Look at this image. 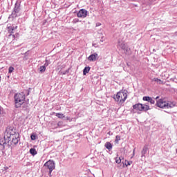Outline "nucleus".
<instances>
[{
  "label": "nucleus",
  "mask_w": 177,
  "mask_h": 177,
  "mask_svg": "<svg viewBox=\"0 0 177 177\" xmlns=\"http://www.w3.org/2000/svg\"><path fill=\"white\" fill-rule=\"evenodd\" d=\"M30 153L32 154V156H35V154H37V150L34 148H31L30 149Z\"/></svg>",
  "instance_id": "nucleus-16"
},
{
  "label": "nucleus",
  "mask_w": 177,
  "mask_h": 177,
  "mask_svg": "<svg viewBox=\"0 0 177 177\" xmlns=\"http://www.w3.org/2000/svg\"><path fill=\"white\" fill-rule=\"evenodd\" d=\"M12 37L13 39H15V35H12Z\"/></svg>",
  "instance_id": "nucleus-27"
},
{
  "label": "nucleus",
  "mask_w": 177,
  "mask_h": 177,
  "mask_svg": "<svg viewBox=\"0 0 177 177\" xmlns=\"http://www.w3.org/2000/svg\"><path fill=\"white\" fill-rule=\"evenodd\" d=\"M78 22V19H76L75 23Z\"/></svg>",
  "instance_id": "nucleus-28"
},
{
  "label": "nucleus",
  "mask_w": 177,
  "mask_h": 177,
  "mask_svg": "<svg viewBox=\"0 0 177 177\" xmlns=\"http://www.w3.org/2000/svg\"><path fill=\"white\" fill-rule=\"evenodd\" d=\"M12 36V34L10 35V37Z\"/></svg>",
  "instance_id": "nucleus-31"
},
{
  "label": "nucleus",
  "mask_w": 177,
  "mask_h": 177,
  "mask_svg": "<svg viewBox=\"0 0 177 177\" xmlns=\"http://www.w3.org/2000/svg\"><path fill=\"white\" fill-rule=\"evenodd\" d=\"M104 146L108 150H111V149H113V145L110 142H106Z\"/></svg>",
  "instance_id": "nucleus-12"
},
{
  "label": "nucleus",
  "mask_w": 177,
  "mask_h": 177,
  "mask_svg": "<svg viewBox=\"0 0 177 177\" xmlns=\"http://www.w3.org/2000/svg\"><path fill=\"white\" fill-rule=\"evenodd\" d=\"M149 102L151 103V104H154V103H156V101H154V100H153V98L151 97L149 99Z\"/></svg>",
  "instance_id": "nucleus-23"
},
{
  "label": "nucleus",
  "mask_w": 177,
  "mask_h": 177,
  "mask_svg": "<svg viewBox=\"0 0 177 177\" xmlns=\"http://www.w3.org/2000/svg\"><path fill=\"white\" fill-rule=\"evenodd\" d=\"M59 73H60L62 75H64L67 74V73H68V71H66L65 72H62V71H60Z\"/></svg>",
  "instance_id": "nucleus-24"
},
{
  "label": "nucleus",
  "mask_w": 177,
  "mask_h": 177,
  "mask_svg": "<svg viewBox=\"0 0 177 177\" xmlns=\"http://www.w3.org/2000/svg\"><path fill=\"white\" fill-rule=\"evenodd\" d=\"M156 106L160 107V109H174V107L176 106V102L174 101H167L165 99H160L156 102Z\"/></svg>",
  "instance_id": "nucleus-1"
},
{
  "label": "nucleus",
  "mask_w": 177,
  "mask_h": 177,
  "mask_svg": "<svg viewBox=\"0 0 177 177\" xmlns=\"http://www.w3.org/2000/svg\"><path fill=\"white\" fill-rule=\"evenodd\" d=\"M115 102H118V104H124L125 100L128 99V91L127 90H121L118 92L115 97H113Z\"/></svg>",
  "instance_id": "nucleus-2"
},
{
  "label": "nucleus",
  "mask_w": 177,
  "mask_h": 177,
  "mask_svg": "<svg viewBox=\"0 0 177 177\" xmlns=\"http://www.w3.org/2000/svg\"><path fill=\"white\" fill-rule=\"evenodd\" d=\"M133 110H136V111H148V110H150V106L147 104H142L141 103H138L134 105H133Z\"/></svg>",
  "instance_id": "nucleus-4"
},
{
  "label": "nucleus",
  "mask_w": 177,
  "mask_h": 177,
  "mask_svg": "<svg viewBox=\"0 0 177 177\" xmlns=\"http://www.w3.org/2000/svg\"><path fill=\"white\" fill-rule=\"evenodd\" d=\"M15 30V28H11V31H10L11 34H13V30Z\"/></svg>",
  "instance_id": "nucleus-25"
},
{
  "label": "nucleus",
  "mask_w": 177,
  "mask_h": 177,
  "mask_svg": "<svg viewBox=\"0 0 177 177\" xmlns=\"http://www.w3.org/2000/svg\"><path fill=\"white\" fill-rule=\"evenodd\" d=\"M122 164H123L122 165V168H124V167H129V165H131L132 164V162H129L128 160H125V162H122Z\"/></svg>",
  "instance_id": "nucleus-15"
},
{
  "label": "nucleus",
  "mask_w": 177,
  "mask_h": 177,
  "mask_svg": "<svg viewBox=\"0 0 177 177\" xmlns=\"http://www.w3.org/2000/svg\"><path fill=\"white\" fill-rule=\"evenodd\" d=\"M121 157H118V156L115 158V162L116 164H121Z\"/></svg>",
  "instance_id": "nucleus-17"
},
{
  "label": "nucleus",
  "mask_w": 177,
  "mask_h": 177,
  "mask_svg": "<svg viewBox=\"0 0 177 177\" xmlns=\"http://www.w3.org/2000/svg\"><path fill=\"white\" fill-rule=\"evenodd\" d=\"M176 153H177V149H176Z\"/></svg>",
  "instance_id": "nucleus-30"
},
{
  "label": "nucleus",
  "mask_w": 177,
  "mask_h": 177,
  "mask_svg": "<svg viewBox=\"0 0 177 177\" xmlns=\"http://www.w3.org/2000/svg\"><path fill=\"white\" fill-rule=\"evenodd\" d=\"M97 53H95L92 55H91L88 57V60L89 62H96V59H97Z\"/></svg>",
  "instance_id": "nucleus-10"
},
{
  "label": "nucleus",
  "mask_w": 177,
  "mask_h": 177,
  "mask_svg": "<svg viewBox=\"0 0 177 177\" xmlns=\"http://www.w3.org/2000/svg\"><path fill=\"white\" fill-rule=\"evenodd\" d=\"M44 167H47L48 169H49V175L52 174V171L55 169V162L52 160H49L44 164Z\"/></svg>",
  "instance_id": "nucleus-5"
},
{
  "label": "nucleus",
  "mask_w": 177,
  "mask_h": 177,
  "mask_svg": "<svg viewBox=\"0 0 177 177\" xmlns=\"http://www.w3.org/2000/svg\"><path fill=\"white\" fill-rule=\"evenodd\" d=\"M46 70V67H45V66H40L39 68L40 73H45Z\"/></svg>",
  "instance_id": "nucleus-18"
},
{
  "label": "nucleus",
  "mask_w": 177,
  "mask_h": 177,
  "mask_svg": "<svg viewBox=\"0 0 177 177\" xmlns=\"http://www.w3.org/2000/svg\"><path fill=\"white\" fill-rule=\"evenodd\" d=\"M135 153V150H133V153Z\"/></svg>",
  "instance_id": "nucleus-29"
},
{
  "label": "nucleus",
  "mask_w": 177,
  "mask_h": 177,
  "mask_svg": "<svg viewBox=\"0 0 177 177\" xmlns=\"http://www.w3.org/2000/svg\"><path fill=\"white\" fill-rule=\"evenodd\" d=\"M66 120H70V118L69 117H66Z\"/></svg>",
  "instance_id": "nucleus-26"
},
{
  "label": "nucleus",
  "mask_w": 177,
  "mask_h": 177,
  "mask_svg": "<svg viewBox=\"0 0 177 177\" xmlns=\"http://www.w3.org/2000/svg\"><path fill=\"white\" fill-rule=\"evenodd\" d=\"M30 139H31V140H35V139H37V136L32 134L30 136Z\"/></svg>",
  "instance_id": "nucleus-22"
},
{
  "label": "nucleus",
  "mask_w": 177,
  "mask_h": 177,
  "mask_svg": "<svg viewBox=\"0 0 177 177\" xmlns=\"http://www.w3.org/2000/svg\"><path fill=\"white\" fill-rule=\"evenodd\" d=\"M77 16L80 19H85L88 16V11L85 9H81L77 13Z\"/></svg>",
  "instance_id": "nucleus-7"
},
{
  "label": "nucleus",
  "mask_w": 177,
  "mask_h": 177,
  "mask_svg": "<svg viewBox=\"0 0 177 177\" xmlns=\"http://www.w3.org/2000/svg\"><path fill=\"white\" fill-rule=\"evenodd\" d=\"M17 135H19V132L16 130V129H10L7 133V138L10 139V138H14Z\"/></svg>",
  "instance_id": "nucleus-6"
},
{
  "label": "nucleus",
  "mask_w": 177,
  "mask_h": 177,
  "mask_svg": "<svg viewBox=\"0 0 177 177\" xmlns=\"http://www.w3.org/2000/svg\"><path fill=\"white\" fill-rule=\"evenodd\" d=\"M15 28H17V26H16Z\"/></svg>",
  "instance_id": "nucleus-33"
},
{
  "label": "nucleus",
  "mask_w": 177,
  "mask_h": 177,
  "mask_svg": "<svg viewBox=\"0 0 177 177\" xmlns=\"http://www.w3.org/2000/svg\"><path fill=\"white\" fill-rule=\"evenodd\" d=\"M120 140H121V136H116L115 140V143H118V142H120Z\"/></svg>",
  "instance_id": "nucleus-19"
},
{
  "label": "nucleus",
  "mask_w": 177,
  "mask_h": 177,
  "mask_svg": "<svg viewBox=\"0 0 177 177\" xmlns=\"http://www.w3.org/2000/svg\"><path fill=\"white\" fill-rule=\"evenodd\" d=\"M118 46L119 48H121L123 50H125L126 52H128V46H127V44L124 41H118Z\"/></svg>",
  "instance_id": "nucleus-8"
},
{
  "label": "nucleus",
  "mask_w": 177,
  "mask_h": 177,
  "mask_svg": "<svg viewBox=\"0 0 177 177\" xmlns=\"http://www.w3.org/2000/svg\"><path fill=\"white\" fill-rule=\"evenodd\" d=\"M90 71H91V67L89 66L85 67L84 69L83 70V75H86V74H88V73H89Z\"/></svg>",
  "instance_id": "nucleus-14"
},
{
  "label": "nucleus",
  "mask_w": 177,
  "mask_h": 177,
  "mask_svg": "<svg viewBox=\"0 0 177 177\" xmlns=\"http://www.w3.org/2000/svg\"><path fill=\"white\" fill-rule=\"evenodd\" d=\"M14 71H15V68H13L12 66L9 67V69H8L9 74H11V73H13Z\"/></svg>",
  "instance_id": "nucleus-20"
},
{
  "label": "nucleus",
  "mask_w": 177,
  "mask_h": 177,
  "mask_svg": "<svg viewBox=\"0 0 177 177\" xmlns=\"http://www.w3.org/2000/svg\"><path fill=\"white\" fill-rule=\"evenodd\" d=\"M151 97H147V96H145V97H143L142 100L145 102H149Z\"/></svg>",
  "instance_id": "nucleus-21"
},
{
  "label": "nucleus",
  "mask_w": 177,
  "mask_h": 177,
  "mask_svg": "<svg viewBox=\"0 0 177 177\" xmlns=\"http://www.w3.org/2000/svg\"><path fill=\"white\" fill-rule=\"evenodd\" d=\"M15 107L19 109L26 102V94L24 93H17L15 96Z\"/></svg>",
  "instance_id": "nucleus-3"
},
{
  "label": "nucleus",
  "mask_w": 177,
  "mask_h": 177,
  "mask_svg": "<svg viewBox=\"0 0 177 177\" xmlns=\"http://www.w3.org/2000/svg\"><path fill=\"white\" fill-rule=\"evenodd\" d=\"M19 135L17 134L15 137H11L8 139L12 141V145H17L19 143Z\"/></svg>",
  "instance_id": "nucleus-9"
},
{
  "label": "nucleus",
  "mask_w": 177,
  "mask_h": 177,
  "mask_svg": "<svg viewBox=\"0 0 177 177\" xmlns=\"http://www.w3.org/2000/svg\"><path fill=\"white\" fill-rule=\"evenodd\" d=\"M152 81H153L154 82H157V84H159L160 85H164V84H165L164 81L157 77H154L153 79H152Z\"/></svg>",
  "instance_id": "nucleus-11"
},
{
  "label": "nucleus",
  "mask_w": 177,
  "mask_h": 177,
  "mask_svg": "<svg viewBox=\"0 0 177 177\" xmlns=\"http://www.w3.org/2000/svg\"><path fill=\"white\" fill-rule=\"evenodd\" d=\"M56 117H57V118H59L60 120H63V118H66V115H64V114L63 113H55Z\"/></svg>",
  "instance_id": "nucleus-13"
},
{
  "label": "nucleus",
  "mask_w": 177,
  "mask_h": 177,
  "mask_svg": "<svg viewBox=\"0 0 177 177\" xmlns=\"http://www.w3.org/2000/svg\"><path fill=\"white\" fill-rule=\"evenodd\" d=\"M156 99H158V97H156Z\"/></svg>",
  "instance_id": "nucleus-32"
}]
</instances>
